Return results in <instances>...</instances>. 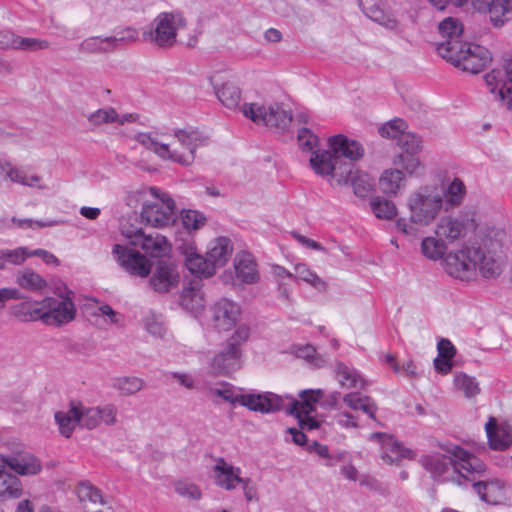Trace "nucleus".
<instances>
[{"label": "nucleus", "mask_w": 512, "mask_h": 512, "mask_svg": "<svg viewBox=\"0 0 512 512\" xmlns=\"http://www.w3.org/2000/svg\"><path fill=\"white\" fill-rule=\"evenodd\" d=\"M77 495L86 512H101L100 507L104 505L103 496L91 483L81 482L77 486Z\"/></svg>", "instance_id": "nucleus-30"}, {"label": "nucleus", "mask_w": 512, "mask_h": 512, "mask_svg": "<svg viewBox=\"0 0 512 512\" xmlns=\"http://www.w3.org/2000/svg\"><path fill=\"white\" fill-rule=\"evenodd\" d=\"M328 147V150L313 152L310 163L314 171L321 176H330L340 186L351 183L356 196L366 197L374 187L373 179L344 160L352 162L361 159L364 155L362 145L338 134L329 138Z\"/></svg>", "instance_id": "nucleus-1"}, {"label": "nucleus", "mask_w": 512, "mask_h": 512, "mask_svg": "<svg viewBox=\"0 0 512 512\" xmlns=\"http://www.w3.org/2000/svg\"><path fill=\"white\" fill-rule=\"evenodd\" d=\"M5 468L10 467L20 475H35L42 469L40 461L31 454L4 457Z\"/></svg>", "instance_id": "nucleus-29"}, {"label": "nucleus", "mask_w": 512, "mask_h": 512, "mask_svg": "<svg viewBox=\"0 0 512 512\" xmlns=\"http://www.w3.org/2000/svg\"><path fill=\"white\" fill-rule=\"evenodd\" d=\"M510 0H495L487 9H482V12L489 14L490 20L495 27H501L509 20L510 13Z\"/></svg>", "instance_id": "nucleus-41"}, {"label": "nucleus", "mask_w": 512, "mask_h": 512, "mask_svg": "<svg viewBox=\"0 0 512 512\" xmlns=\"http://www.w3.org/2000/svg\"><path fill=\"white\" fill-rule=\"evenodd\" d=\"M485 82L490 92L495 94L496 99L502 102L507 109L512 108V67L511 61L506 60L500 68L493 69L485 75Z\"/></svg>", "instance_id": "nucleus-10"}, {"label": "nucleus", "mask_w": 512, "mask_h": 512, "mask_svg": "<svg viewBox=\"0 0 512 512\" xmlns=\"http://www.w3.org/2000/svg\"><path fill=\"white\" fill-rule=\"evenodd\" d=\"M294 353L298 358L304 359L314 367L320 368L325 364V359L316 352V348L312 345L296 346Z\"/></svg>", "instance_id": "nucleus-52"}, {"label": "nucleus", "mask_w": 512, "mask_h": 512, "mask_svg": "<svg viewBox=\"0 0 512 512\" xmlns=\"http://www.w3.org/2000/svg\"><path fill=\"white\" fill-rule=\"evenodd\" d=\"M235 344H227L225 349L216 355L212 361V368L220 375H230L241 367V350Z\"/></svg>", "instance_id": "nucleus-21"}, {"label": "nucleus", "mask_w": 512, "mask_h": 512, "mask_svg": "<svg viewBox=\"0 0 512 512\" xmlns=\"http://www.w3.org/2000/svg\"><path fill=\"white\" fill-rule=\"evenodd\" d=\"M181 218L184 227L188 230H198L206 221L204 215L195 210L182 211Z\"/></svg>", "instance_id": "nucleus-57"}, {"label": "nucleus", "mask_w": 512, "mask_h": 512, "mask_svg": "<svg viewBox=\"0 0 512 512\" xmlns=\"http://www.w3.org/2000/svg\"><path fill=\"white\" fill-rule=\"evenodd\" d=\"M404 186L405 178L399 169H387L379 179V187L386 195L396 196Z\"/></svg>", "instance_id": "nucleus-36"}, {"label": "nucleus", "mask_w": 512, "mask_h": 512, "mask_svg": "<svg viewBox=\"0 0 512 512\" xmlns=\"http://www.w3.org/2000/svg\"><path fill=\"white\" fill-rule=\"evenodd\" d=\"M450 455L433 453L422 456L420 463L431 474L432 478L441 482L462 484V479L476 480L486 466L482 460L459 446L446 450Z\"/></svg>", "instance_id": "nucleus-2"}, {"label": "nucleus", "mask_w": 512, "mask_h": 512, "mask_svg": "<svg viewBox=\"0 0 512 512\" xmlns=\"http://www.w3.org/2000/svg\"><path fill=\"white\" fill-rule=\"evenodd\" d=\"M139 33L133 27H126L116 32L110 42H113L114 47L117 48L120 45H127L135 42L138 39Z\"/></svg>", "instance_id": "nucleus-59"}, {"label": "nucleus", "mask_w": 512, "mask_h": 512, "mask_svg": "<svg viewBox=\"0 0 512 512\" xmlns=\"http://www.w3.org/2000/svg\"><path fill=\"white\" fill-rule=\"evenodd\" d=\"M207 393L211 398L219 397L232 404L237 403V396H233L231 385L223 383L220 388L209 387Z\"/></svg>", "instance_id": "nucleus-60"}, {"label": "nucleus", "mask_w": 512, "mask_h": 512, "mask_svg": "<svg viewBox=\"0 0 512 512\" xmlns=\"http://www.w3.org/2000/svg\"><path fill=\"white\" fill-rule=\"evenodd\" d=\"M240 472V468L226 463L225 460L221 458L214 466L216 484L225 490H233L236 484H240L243 480V478L240 477Z\"/></svg>", "instance_id": "nucleus-27"}, {"label": "nucleus", "mask_w": 512, "mask_h": 512, "mask_svg": "<svg viewBox=\"0 0 512 512\" xmlns=\"http://www.w3.org/2000/svg\"><path fill=\"white\" fill-rule=\"evenodd\" d=\"M185 265L192 274L199 278H208L215 274L214 266L208 257L197 254L192 248L185 251Z\"/></svg>", "instance_id": "nucleus-33"}, {"label": "nucleus", "mask_w": 512, "mask_h": 512, "mask_svg": "<svg viewBox=\"0 0 512 512\" xmlns=\"http://www.w3.org/2000/svg\"><path fill=\"white\" fill-rule=\"evenodd\" d=\"M28 257L29 251L25 247L0 250V270L4 269L7 264L21 265Z\"/></svg>", "instance_id": "nucleus-50"}, {"label": "nucleus", "mask_w": 512, "mask_h": 512, "mask_svg": "<svg viewBox=\"0 0 512 512\" xmlns=\"http://www.w3.org/2000/svg\"><path fill=\"white\" fill-rule=\"evenodd\" d=\"M345 405L353 410H362L369 417L375 419L377 406L369 396H362L359 393H348L344 395Z\"/></svg>", "instance_id": "nucleus-39"}, {"label": "nucleus", "mask_w": 512, "mask_h": 512, "mask_svg": "<svg viewBox=\"0 0 512 512\" xmlns=\"http://www.w3.org/2000/svg\"><path fill=\"white\" fill-rule=\"evenodd\" d=\"M33 312L47 325L61 326L75 318L76 309L69 296L46 297L41 302V307L34 309Z\"/></svg>", "instance_id": "nucleus-9"}, {"label": "nucleus", "mask_w": 512, "mask_h": 512, "mask_svg": "<svg viewBox=\"0 0 512 512\" xmlns=\"http://www.w3.org/2000/svg\"><path fill=\"white\" fill-rule=\"evenodd\" d=\"M444 193V206L445 209L459 207L465 196L466 187L460 178H454L446 189H441Z\"/></svg>", "instance_id": "nucleus-38"}, {"label": "nucleus", "mask_w": 512, "mask_h": 512, "mask_svg": "<svg viewBox=\"0 0 512 512\" xmlns=\"http://www.w3.org/2000/svg\"><path fill=\"white\" fill-rule=\"evenodd\" d=\"M112 252L121 267L130 275L146 278L151 273L150 260L139 251L115 244Z\"/></svg>", "instance_id": "nucleus-11"}, {"label": "nucleus", "mask_w": 512, "mask_h": 512, "mask_svg": "<svg viewBox=\"0 0 512 512\" xmlns=\"http://www.w3.org/2000/svg\"><path fill=\"white\" fill-rule=\"evenodd\" d=\"M473 254L476 271L479 270L483 277L494 278L501 274L503 268L501 257L485 253L480 248H474Z\"/></svg>", "instance_id": "nucleus-25"}, {"label": "nucleus", "mask_w": 512, "mask_h": 512, "mask_svg": "<svg viewBox=\"0 0 512 512\" xmlns=\"http://www.w3.org/2000/svg\"><path fill=\"white\" fill-rule=\"evenodd\" d=\"M100 411V423H104L107 426H113L117 423V407L113 404H106L98 406Z\"/></svg>", "instance_id": "nucleus-61"}, {"label": "nucleus", "mask_w": 512, "mask_h": 512, "mask_svg": "<svg viewBox=\"0 0 512 512\" xmlns=\"http://www.w3.org/2000/svg\"><path fill=\"white\" fill-rule=\"evenodd\" d=\"M49 47L47 40L38 38H22L11 31H0V49L39 51Z\"/></svg>", "instance_id": "nucleus-19"}, {"label": "nucleus", "mask_w": 512, "mask_h": 512, "mask_svg": "<svg viewBox=\"0 0 512 512\" xmlns=\"http://www.w3.org/2000/svg\"><path fill=\"white\" fill-rule=\"evenodd\" d=\"M79 415L76 401L70 402L68 411H58L55 413V421L62 436L65 438L71 437L76 425H80Z\"/></svg>", "instance_id": "nucleus-34"}, {"label": "nucleus", "mask_w": 512, "mask_h": 512, "mask_svg": "<svg viewBox=\"0 0 512 512\" xmlns=\"http://www.w3.org/2000/svg\"><path fill=\"white\" fill-rule=\"evenodd\" d=\"M237 403L260 413H274L285 409V398L275 393L237 395Z\"/></svg>", "instance_id": "nucleus-14"}, {"label": "nucleus", "mask_w": 512, "mask_h": 512, "mask_svg": "<svg viewBox=\"0 0 512 512\" xmlns=\"http://www.w3.org/2000/svg\"><path fill=\"white\" fill-rule=\"evenodd\" d=\"M468 229L469 221L467 218L461 215H445L438 220L434 233L446 243H453L463 239Z\"/></svg>", "instance_id": "nucleus-16"}, {"label": "nucleus", "mask_w": 512, "mask_h": 512, "mask_svg": "<svg viewBox=\"0 0 512 512\" xmlns=\"http://www.w3.org/2000/svg\"><path fill=\"white\" fill-rule=\"evenodd\" d=\"M297 138L300 147L308 151H312L318 144V137L308 128L300 129Z\"/></svg>", "instance_id": "nucleus-62"}, {"label": "nucleus", "mask_w": 512, "mask_h": 512, "mask_svg": "<svg viewBox=\"0 0 512 512\" xmlns=\"http://www.w3.org/2000/svg\"><path fill=\"white\" fill-rule=\"evenodd\" d=\"M447 250L446 242L441 237H426L422 240L421 251L431 260L441 259Z\"/></svg>", "instance_id": "nucleus-43"}, {"label": "nucleus", "mask_w": 512, "mask_h": 512, "mask_svg": "<svg viewBox=\"0 0 512 512\" xmlns=\"http://www.w3.org/2000/svg\"><path fill=\"white\" fill-rule=\"evenodd\" d=\"M77 409L79 411L80 426L92 430L97 428L100 423V411L97 407L86 408L81 402L76 401Z\"/></svg>", "instance_id": "nucleus-49"}, {"label": "nucleus", "mask_w": 512, "mask_h": 512, "mask_svg": "<svg viewBox=\"0 0 512 512\" xmlns=\"http://www.w3.org/2000/svg\"><path fill=\"white\" fill-rule=\"evenodd\" d=\"M22 493L21 481L6 471L4 457L0 456V501L18 499Z\"/></svg>", "instance_id": "nucleus-24"}, {"label": "nucleus", "mask_w": 512, "mask_h": 512, "mask_svg": "<svg viewBox=\"0 0 512 512\" xmlns=\"http://www.w3.org/2000/svg\"><path fill=\"white\" fill-rule=\"evenodd\" d=\"M187 24L180 11L161 12L142 33L143 40L159 49H169L177 43V33Z\"/></svg>", "instance_id": "nucleus-6"}, {"label": "nucleus", "mask_w": 512, "mask_h": 512, "mask_svg": "<svg viewBox=\"0 0 512 512\" xmlns=\"http://www.w3.org/2000/svg\"><path fill=\"white\" fill-rule=\"evenodd\" d=\"M135 139L162 159L183 166L191 165L197 148L207 143V138L194 129H175L171 142H164L156 133H138Z\"/></svg>", "instance_id": "nucleus-4"}, {"label": "nucleus", "mask_w": 512, "mask_h": 512, "mask_svg": "<svg viewBox=\"0 0 512 512\" xmlns=\"http://www.w3.org/2000/svg\"><path fill=\"white\" fill-rule=\"evenodd\" d=\"M126 236L130 239L131 245L140 247L151 257H163L170 251L167 239L159 233L145 234L141 229H137Z\"/></svg>", "instance_id": "nucleus-15"}, {"label": "nucleus", "mask_w": 512, "mask_h": 512, "mask_svg": "<svg viewBox=\"0 0 512 512\" xmlns=\"http://www.w3.org/2000/svg\"><path fill=\"white\" fill-rule=\"evenodd\" d=\"M144 386V381L135 376H120L113 379L112 387L121 395H133Z\"/></svg>", "instance_id": "nucleus-45"}, {"label": "nucleus", "mask_w": 512, "mask_h": 512, "mask_svg": "<svg viewBox=\"0 0 512 512\" xmlns=\"http://www.w3.org/2000/svg\"><path fill=\"white\" fill-rule=\"evenodd\" d=\"M174 489L179 496L184 498L199 500L202 497L200 488L196 484L186 480L175 481Z\"/></svg>", "instance_id": "nucleus-54"}, {"label": "nucleus", "mask_w": 512, "mask_h": 512, "mask_svg": "<svg viewBox=\"0 0 512 512\" xmlns=\"http://www.w3.org/2000/svg\"><path fill=\"white\" fill-rule=\"evenodd\" d=\"M234 268L237 279L242 283L253 284L259 279L256 263L248 253L238 254L236 256Z\"/></svg>", "instance_id": "nucleus-32"}, {"label": "nucleus", "mask_w": 512, "mask_h": 512, "mask_svg": "<svg viewBox=\"0 0 512 512\" xmlns=\"http://www.w3.org/2000/svg\"><path fill=\"white\" fill-rule=\"evenodd\" d=\"M212 310L214 324L222 330L234 327L241 313L239 305L226 298L216 302Z\"/></svg>", "instance_id": "nucleus-18"}, {"label": "nucleus", "mask_w": 512, "mask_h": 512, "mask_svg": "<svg viewBox=\"0 0 512 512\" xmlns=\"http://www.w3.org/2000/svg\"><path fill=\"white\" fill-rule=\"evenodd\" d=\"M179 303L183 309L195 315L203 311L205 298L201 280L194 279L189 282L188 286L183 287Z\"/></svg>", "instance_id": "nucleus-22"}, {"label": "nucleus", "mask_w": 512, "mask_h": 512, "mask_svg": "<svg viewBox=\"0 0 512 512\" xmlns=\"http://www.w3.org/2000/svg\"><path fill=\"white\" fill-rule=\"evenodd\" d=\"M408 216L399 217L398 231L416 237L422 228L430 226L444 208V193L436 185H423L412 191L406 200Z\"/></svg>", "instance_id": "nucleus-3"}, {"label": "nucleus", "mask_w": 512, "mask_h": 512, "mask_svg": "<svg viewBox=\"0 0 512 512\" xmlns=\"http://www.w3.org/2000/svg\"><path fill=\"white\" fill-rule=\"evenodd\" d=\"M407 129V124L403 119H393L379 128L382 137L398 139L399 135Z\"/></svg>", "instance_id": "nucleus-53"}, {"label": "nucleus", "mask_w": 512, "mask_h": 512, "mask_svg": "<svg viewBox=\"0 0 512 512\" xmlns=\"http://www.w3.org/2000/svg\"><path fill=\"white\" fill-rule=\"evenodd\" d=\"M473 488L481 500L490 504H497L504 496L503 485L498 480L489 482L474 480Z\"/></svg>", "instance_id": "nucleus-35"}, {"label": "nucleus", "mask_w": 512, "mask_h": 512, "mask_svg": "<svg viewBox=\"0 0 512 512\" xmlns=\"http://www.w3.org/2000/svg\"><path fill=\"white\" fill-rule=\"evenodd\" d=\"M216 95L220 102L229 109L236 108L241 99L239 88L231 82H225L220 88H217Z\"/></svg>", "instance_id": "nucleus-46"}, {"label": "nucleus", "mask_w": 512, "mask_h": 512, "mask_svg": "<svg viewBox=\"0 0 512 512\" xmlns=\"http://www.w3.org/2000/svg\"><path fill=\"white\" fill-rule=\"evenodd\" d=\"M335 373L340 386L344 389L362 388L365 383L360 374L342 362H337Z\"/></svg>", "instance_id": "nucleus-37"}, {"label": "nucleus", "mask_w": 512, "mask_h": 512, "mask_svg": "<svg viewBox=\"0 0 512 512\" xmlns=\"http://www.w3.org/2000/svg\"><path fill=\"white\" fill-rule=\"evenodd\" d=\"M250 336V329L246 325L239 326L233 333L227 344H235V348H240V345L248 340Z\"/></svg>", "instance_id": "nucleus-64"}, {"label": "nucleus", "mask_w": 512, "mask_h": 512, "mask_svg": "<svg viewBox=\"0 0 512 512\" xmlns=\"http://www.w3.org/2000/svg\"><path fill=\"white\" fill-rule=\"evenodd\" d=\"M321 389L303 390L300 392V400L285 395V411L288 414H311L315 410V404L323 397Z\"/></svg>", "instance_id": "nucleus-20"}, {"label": "nucleus", "mask_w": 512, "mask_h": 512, "mask_svg": "<svg viewBox=\"0 0 512 512\" xmlns=\"http://www.w3.org/2000/svg\"><path fill=\"white\" fill-rule=\"evenodd\" d=\"M370 440H375L381 448V458L388 464L397 465L402 459H413L415 452L400 444L393 435L375 432L370 435Z\"/></svg>", "instance_id": "nucleus-13"}, {"label": "nucleus", "mask_w": 512, "mask_h": 512, "mask_svg": "<svg viewBox=\"0 0 512 512\" xmlns=\"http://www.w3.org/2000/svg\"><path fill=\"white\" fill-rule=\"evenodd\" d=\"M440 56L464 72L478 74L492 60L487 48L471 42L454 43V46H442Z\"/></svg>", "instance_id": "nucleus-5"}, {"label": "nucleus", "mask_w": 512, "mask_h": 512, "mask_svg": "<svg viewBox=\"0 0 512 512\" xmlns=\"http://www.w3.org/2000/svg\"><path fill=\"white\" fill-rule=\"evenodd\" d=\"M232 252L231 241L226 237H219L210 243L206 255L216 270L217 267L224 266L227 263Z\"/></svg>", "instance_id": "nucleus-31"}, {"label": "nucleus", "mask_w": 512, "mask_h": 512, "mask_svg": "<svg viewBox=\"0 0 512 512\" xmlns=\"http://www.w3.org/2000/svg\"><path fill=\"white\" fill-rule=\"evenodd\" d=\"M397 144L406 152V154H416L422 149L421 138L418 135L406 130L399 135Z\"/></svg>", "instance_id": "nucleus-51"}, {"label": "nucleus", "mask_w": 512, "mask_h": 512, "mask_svg": "<svg viewBox=\"0 0 512 512\" xmlns=\"http://www.w3.org/2000/svg\"><path fill=\"white\" fill-rule=\"evenodd\" d=\"M245 117L256 124H263L270 128L285 131L292 122V113L286 110L282 104L274 103L269 106L256 103H245L242 106Z\"/></svg>", "instance_id": "nucleus-8"}, {"label": "nucleus", "mask_w": 512, "mask_h": 512, "mask_svg": "<svg viewBox=\"0 0 512 512\" xmlns=\"http://www.w3.org/2000/svg\"><path fill=\"white\" fill-rule=\"evenodd\" d=\"M11 222L15 224L18 228L21 229H37V228H45V227H53L60 224L58 220H49V221H40L33 220L30 218L20 219L17 217H12Z\"/></svg>", "instance_id": "nucleus-58"}, {"label": "nucleus", "mask_w": 512, "mask_h": 512, "mask_svg": "<svg viewBox=\"0 0 512 512\" xmlns=\"http://www.w3.org/2000/svg\"><path fill=\"white\" fill-rule=\"evenodd\" d=\"M16 283L29 291H38L46 286V281L31 269L19 271L16 275Z\"/></svg>", "instance_id": "nucleus-44"}, {"label": "nucleus", "mask_w": 512, "mask_h": 512, "mask_svg": "<svg viewBox=\"0 0 512 512\" xmlns=\"http://www.w3.org/2000/svg\"><path fill=\"white\" fill-rule=\"evenodd\" d=\"M370 208L376 218L381 220H392L398 214L396 204L388 199L376 196L370 201Z\"/></svg>", "instance_id": "nucleus-40"}, {"label": "nucleus", "mask_w": 512, "mask_h": 512, "mask_svg": "<svg viewBox=\"0 0 512 512\" xmlns=\"http://www.w3.org/2000/svg\"><path fill=\"white\" fill-rule=\"evenodd\" d=\"M112 37H89L83 40L79 45V50L83 53L96 54L108 53L115 49Z\"/></svg>", "instance_id": "nucleus-42"}, {"label": "nucleus", "mask_w": 512, "mask_h": 512, "mask_svg": "<svg viewBox=\"0 0 512 512\" xmlns=\"http://www.w3.org/2000/svg\"><path fill=\"white\" fill-rule=\"evenodd\" d=\"M180 275L176 268L166 262L157 263L148 281L149 287L157 293H167L178 286Z\"/></svg>", "instance_id": "nucleus-17"}, {"label": "nucleus", "mask_w": 512, "mask_h": 512, "mask_svg": "<svg viewBox=\"0 0 512 512\" xmlns=\"http://www.w3.org/2000/svg\"><path fill=\"white\" fill-rule=\"evenodd\" d=\"M485 430L491 449L502 451L510 446L512 438L509 425H498L496 418L490 417L485 424Z\"/></svg>", "instance_id": "nucleus-23"}, {"label": "nucleus", "mask_w": 512, "mask_h": 512, "mask_svg": "<svg viewBox=\"0 0 512 512\" xmlns=\"http://www.w3.org/2000/svg\"><path fill=\"white\" fill-rule=\"evenodd\" d=\"M439 33L443 38V41L440 42L437 46L438 54L440 55V48L442 46H454V43H463L461 40V36L463 34V25L457 19L453 17H447L443 21L439 23L438 26Z\"/></svg>", "instance_id": "nucleus-28"}, {"label": "nucleus", "mask_w": 512, "mask_h": 512, "mask_svg": "<svg viewBox=\"0 0 512 512\" xmlns=\"http://www.w3.org/2000/svg\"><path fill=\"white\" fill-rule=\"evenodd\" d=\"M149 191L153 200L146 201L141 209L142 222L156 228H162L174 223L176 205L169 194L157 187H150Z\"/></svg>", "instance_id": "nucleus-7"}, {"label": "nucleus", "mask_w": 512, "mask_h": 512, "mask_svg": "<svg viewBox=\"0 0 512 512\" xmlns=\"http://www.w3.org/2000/svg\"><path fill=\"white\" fill-rule=\"evenodd\" d=\"M115 120H118V113L113 107L100 108L87 115V121L93 127L113 124Z\"/></svg>", "instance_id": "nucleus-48"}, {"label": "nucleus", "mask_w": 512, "mask_h": 512, "mask_svg": "<svg viewBox=\"0 0 512 512\" xmlns=\"http://www.w3.org/2000/svg\"><path fill=\"white\" fill-rule=\"evenodd\" d=\"M293 277L307 282L319 291H326L327 289V283L304 263H298L294 266Z\"/></svg>", "instance_id": "nucleus-47"}, {"label": "nucleus", "mask_w": 512, "mask_h": 512, "mask_svg": "<svg viewBox=\"0 0 512 512\" xmlns=\"http://www.w3.org/2000/svg\"><path fill=\"white\" fill-rule=\"evenodd\" d=\"M394 165L402 167L408 174H417L421 168V163L414 154H398L393 160Z\"/></svg>", "instance_id": "nucleus-56"}, {"label": "nucleus", "mask_w": 512, "mask_h": 512, "mask_svg": "<svg viewBox=\"0 0 512 512\" xmlns=\"http://www.w3.org/2000/svg\"><path fill=\"white\" fill-rule=\"evenodd\" d=\"M359 6L367 17L384 27L394 29L397 26L396 19L385 12L382 0H359Z\"/></svg>", "instance_id": "nucleus-26"}, {"label": "nucleus", "mask_w": 512, "mask_h": 512, "mask_svg": "<svg viewBox=\"0 0 512 512\" xmlns=\"http://www.w3.org/2000/svg\"><path fill=\"white\" fill-rule=\"evenodd\" d=\"M474 248L464 247L445 258V270L454 278L470 280L476 275Z\"/></svg>", "instance_id": "nucleus-12"}, {"label": "nucleus", "mask_w": 512, "mask_h": 512, "mask_svg": "<svg viewBox=\"0 0 512 512\" xmlns=\"http://www.w3.org/2000/svg\"><path fill=\"white\" fill-rule=\"evenodd\" d=\"M454 383L458 390L464 392L466 397H473L479 392L478 383L474 378L466 374L460 373L456 375Z\"/></svg>", "instance_id": "nucleus-55"}, {"label": "nucleus", "mask_w": 512, "mask_h": 512, "mask_svg": "<svg viewBox=\"0 0 512 512\" xmlns=\"http://www.w3.org/2000/svg\"><path fill=\"white\" fill-rule=\"evenodd\" d=\"M146 330L155 337H162L165 333V329L162 321L155 315H148L144 319Z\"/></svg>", "instance_id": "nucleus-63"}]
</instances>
